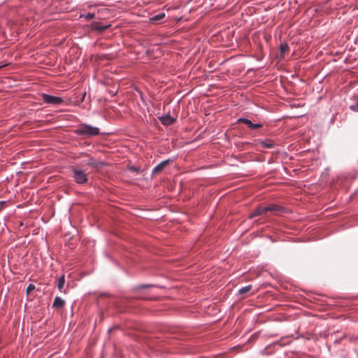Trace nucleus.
<instances>
[{
    "label": "nucleus",
    "instance_id": "obj_20",
    "mask_svg": "<svg viewBox=\"0 0 358 358\" xmlns=\"http://www.w3.org/2000/svg\"><path fill=\"white\" fill-rule=\"evenodd\" d=\"M150 285H140V286L138 287V288L142 289V288L148 287H150Z\"/></svg>",
    "mask_w": 358,
    "mask_h": 358
},
{
    "label": "nucleus",
    "instance_id": "obj_11",
    "mask_svg": "<svg viewBox=\"0 0 358 358\" xmlns=\"http://www.w3.org/2000/svg\"><path fill=\"white\" fill-rule=\"evenodd\" d=\"M64 284H65V278H64V275H63L59 278L58 282H57V287L60 292H62V289L64 286Z\"/></svg>",
    "mask_w": 358,
    "mask_h": 358
},
{
    "label": "nucleus",
    "instance_id": "obj_15",
    "mask_svg": "<svg viewBox=\"0 0 358 358\" xmlns=\"http://www.w3.org/2000/svg\"><path fill=\"white\" fill-rule=\"evenodd\" d=\"M94 17H95L94 14L90 13H87V15H80V17H85L87 20L93 19Z\"/></svg>",
    "mask_w": 358,
    "mask_h": 358
},
{
    "label": "nucleus",
    "instance_id": "obj_17",
    "mask_svg": "<svg viewBox=\"0 0 358 358\" xmlns=\"http://www.w3.org/2000/svg\"><path fill=\"white\" fill-rule=\"evenodd\" d=\"M88 165L92 166V167H97V163L93 159H91L89 162H88Z\"/></svg>",
    "mask_w": 358,
    "mask_h": 358
},
{
    "label": "nucleus",
    "instance_id": "obj_4",
    "mask_svg": "<svg viewBox=\"0 0 358 358\" xmlns=\"http://www.w3.org/2000/svg\"><path fill=\"white\" fill-rule=\"evenodd\" d=\"M268 212H271L273 215H280L285 212V208L277 204H272L267 206Z\"/></svg>",
    "mask_w": 358,
    "mask_h": 358
},
{
    "label": "nucleus",
    "instance_id": "obj_9",
    "mask_svg": "<svg viewBox=\"0 0 358 358\" xmlns=\"http://www.w3.org/2000/svg\"><path fill=\"white\" fill-rule=\"evenodd\" d=\"M109 26L100 25L99 23L96 22L92 25V29L96 30L99 32L104 31L106 29H108Z\"/></svg>",
    "mask_w": 358,
    "mask_h": 358
},
{
    "label": "nucleus",
    "instance_id": "obj_3",
    "mask_svg": "<svg viewBox=\"0 0 358 358\" xmlns=\"http://www.w3.org/2000/svg\"><path fill=\"white\" fill-rule=\"evenodd\" d=\"M42 99L45 103L54 106L60 105L63 102V99L61 97L46 94H42Z\"/></svg>",
    "mask_w": 358,
    "mask_h": 358
},
{
    "label": "nucleus",
    "instance_id": "obj_19",
    "mask_svg": "<svg viewBox=\"0 0 358 358\" xmlns=\"http://www.w3.org/2000/svg\"><path fill=\"white\" fill-rule=\"evenodd\" d=\"M350 109L354 111H358V103L350 106Z\"/></svg>",
    "mask_w": 358,
    "mask_h": 358
},
{
    "label": "nucleus",
    "instance_id": "obj_21",
    "mask_svg": "<svg viewBox=\"0 0 358 358\" xmlns=\"http://www.w3.org/2000/svg\"><path fill=\"white\" fill-rule=\"evenodd\" d=\"M4 202H0V210L3 208Z\"/></svg>",
    "mask_w": 358,
    "mask_h": 358
},
{
    "label": "nucleus",
    "instance_id": "obj_5",
    "mask_svg": "<svg viewBox=\"0 0 358 358\" xmlns=\"http://www.w3.org/2000/svg\"><path fill=\"white\" fill-rule=\"evenodd\" d=\"M169 162H170L169 159L162 161L161 163H159L158 165H157L154 168V169L152 171V173L153 174L159 173L164 169V168L169 164Z\"/></svg>",
    "mask_w": 358,
    "mask_h": 358
},
{
    "label": "nucleus",
    "instance_id": "obj_2",
    "mask_svg": "<svg viewBox=\"0 0 358 358\" xmlns=\"http://www.w3.org/2000/svg\"><path fill=\"white\" fill-rule=\"evenodd\" d=\"M76 133L79 135L93 136L99 134V129L97 127H92L88 124H82L77 129Z\"/></svg>",
    "mask_w": 358,
    "mask_h": 358
},
{
    "label": "nucleus",
    "instance_id": "obj_8",
    "mask_svg": "<svg viewBox=\"0 0 358 358\" xmlns=\"http://www.w3.org/2000/svg\"><path fill=\"white\" fill-rule=\"evenodd\" d=\"M65 304V301L64 299H62L61 297L59 296H56L55 298V300H54V302H53V304H52V308H62Z\"/></svg>",
    "mask_w": 358,
    "mask_h": 358
},
{
    "label": "nucleus",
    "instance_id": "obj_12",
    "mask_svg": "<svg viewBox=\"0 0 358 358\" xmlns=\"http://www.w3.org/2000/svg\"><path fill=\"white\" fill-rule=\"evenodd\" d=\"M237 122L238 123H243V124H246L250 129L252 124V122L250 120L246 119V118H239V119H238Z\"/></svg>",
    "mask_w": 358,
    "mask_h": 358
},
{
    "label": "nucleus",
    "instance_id": "obj_16",
    "mask_svg": "<svg viewBox=\"0 0 358 358\" xmlns=\"http://www.w3.org/2000/svg\"><path fill=\"white\" fill-rule=\"evenodd\" d=\"M262 127H263L262 124H254V123H252L251 127H250V129H258L259 128H262Z\"/></svg>",
    "mask_w": 358,
    "mask_h": 358
},
{
    "label": "nucleus",
    "instance_id": "obj_10",
    "mask_svg": "<svg viewBox=\"0 0 358 358\" xmlns=\"http://www.w3.org/2000/svg\"><path fill=\"white\" fill-rule=\"evenodd\" d=\"M259 143L264 148H273L274 147V143L273 141L267 139L264 141H259Z\"/></svg>",
    "mask_w": 358,
    "mask_h": 358
},
{
    "label": "nucleus",
    "instance_id": "obj_6",
    "mask_svg": "<svg viewBox=\"0 0 358 358\" xmlns=\"http://www.w3.org/2000/svg\"><path fill=\"white\" fill-rule=\"evenodd\" d=\"M268 212V208L266 207H259L253 213L249 215L250 219H252L255 216L262 215L266 214Z\"/></svg>",
    "mask_w": 358,
    "mask_h": 358
},
{
    "label": "nucleus",
    "instance_id": "obj_7",
    "mask_svg": "<svg viewBox=\"0 0 358 358\" xmlns=\"http://www.w3.org/2000/svg\"><path fill=\"white\" fill-rule=\"evenodd\" d=\"M159 120L162 124L166 126L171 125L176 121L175 118L169 115L161 117Z\"/></svg>",
    "mask_w": 358,
    "mask_h": 358
},
{
    "label": "nucleus",
    "instance_id": "obj_14",
    "mask_svg": "<svg viewBox=\"0 0 358 358\" xmlns=\"http://www.w3.org/2000/svg\"><path fill=\"white\" fill-rule=\"evenodd\" d=\"M281 57L289 50V46L287 44H281L280 46Z\"/></svg>",
    "mask_w": 358,
    "mask_h": 358
},
{
    "label": "nucleus",
    "instance_id": "obj_1",
    "mask_svg": "<svg viewBox=\"0 0 358 358\" xmlns=\"http://www.w3.org/2000/svg\"><path fill=\"white\" fill-rule=\"evenodd\" d=\"M70 170L71 172V176L73 178L76 183L83 185L87 182L88 175L85 171L77 166H71Z\"/></svg>",
    "mask_w": 358,
    "mask_h": 358
},
{
    "label": "nucleus",
    "instance_id": "obj_13",
    "mask_svg": "<svg viewBox=\"0 0 358 358\" xmlns=\"http://www.w3.org/2000/svg\"><path fill=\"white\" fill-rule=\"evenodd\" d=\"M252 285H248V286H245L244 287H242L239 290H238V293L240 294H245L247 292H248L249 291H250L252 289Z\"/></svg>",
    "mask_w": 358,
    "mask_h": 358
},
{
    "label": "nucleus",
    "instance_id": "obj_18",
    "mask_svg": "<svg viewBox=\"0 0 358 358\" xmlns=\"http://www.w3.org/2000/svg\"><path fill=\"white\" fill-rule=\"evenodd\" d=\"M35 289V286L32 284H29L27 288V292L29 293Z\"/></svg>",
    "mask_w": 358,
    "mask_h": 358
}]
</instances>
